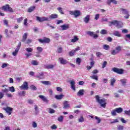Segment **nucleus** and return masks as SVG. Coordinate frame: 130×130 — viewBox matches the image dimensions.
Here are the masks:
<instances>
[{
    "label": "nucleus",
    "instance_id": "7c9ffc66",
    "mask_svg": "<svg viewBox=\"0 0 130 130\" xmlns=\"http://www.w3.org/2000/svg\"><path fill=\"white\" fill-rule=\"evenodd\" d=\"M34 10H35V6H32L28 9L27 12H28V13H31Z\"/></svg>",
    "mask_w": 130,
    "mask_h": 130
},
{
    "label": "nucleus",
    "instance_id": "a18cd8bd",
    "mask_svg": "<svg viewBox=\"0 0 130 130\" xmlns=\"http://www.w3.org/2000/svg\"><path fill=\"white\" fill-rule=\"evenodd\" d=\"M32 126L34 128H36L37 127V123L35 121L32 122Z\"/></svg>",
    "mask_w": 130,
    "mask_h": 130
},
{
    "label": "nucleus",
    "instance_id": "6e6552de",
    "mask_svg": "<svg viewBox=\"0 0 130 130\" xmlns=\"http://www.w3.org/2000/svg\"><path fill=\"white\" fill-rule=\"evenodd\" d=\"M3 109L8 115H11L13 112V108L11 107H7V108H4Z\"/></svg>",
    "mask_w": 130,
    "mask_h": 130
},
{
    "label": "nucleus",
    "instance_id": "412c9836",
    "mask_svg": "<svg viewBox=\"0 0 130 130\" xmlns=\"http://www.w3.org/2000/svg\"><path fill=\"white\" fill-rule=\"evenodd\" d=\"M44 69H47L49 70L50 69H53L54 68V66L53 64H45L44 65Z\"/></svg>",
    "mask_w": 130,
    "mask_h": 130
},
{
    "label": "nucleus",
    "instance_id": "5701e85b",
    "mask_svg": "<svg viewBox=\"0 0 130 130\" xmlns=\"http://www.w3.org/2000/svg\"><path fill=\"white\" fill-rule=\"evenodd\" d=\"M63 108L64 109H68V108H70V104H69V102L66 101L63 103Z\"/></svg>",
    "mask_w": 130,
    "mask_h": 130
},
{
    "label": "nucleus",
    "instance_id": "a211bd4d",
    "mask_svg": "<svg viewBox=\"0 0 130 130\" xmlns=\"http://www.w3.org/2000/svg\"><path fill=\"white\" fill-rule=\"evenodd\" d=\"M61 30H68L70 28V25L69 24H64L63 25L60 26Z\"/></svg>",
    "mask_w": 130,
    "mask_h": 130
},
{
    "label": "nucleus",
    "instance_id": "c756f323",
    "mask_svg": "<svg viewBox=\"0 0 130 130\" xmlns=\"http://www.w3.org/2000/svg\"><path fill=\"white\" fill-rule=\"evenodd\" d=\"M31 63L32 66H38V64H39V62L37 61V60H32Z\"/></svg>",
    "mask_w": 130,
    "mask_h": 130
},
{
    "label": "nucleus",
    "instance_id": "13d9d810",
    "mask_svg": "<svg viewBox=\"0 0 130 130\" xmlns=\"http://www.w3.org/2000/svg\"><path fill=\"white\" fill-rule=\"evenodd\" d=\"M17 20L18 23H21V21H23V20H24V17H20V18H18Z\"/></svg>",
    "mask_w": 130,
    "mask_h": 130
},
{
    "label": "nucleus",
    "instance_id": "bb28decb",
    "mask_svg": "<svg viewBox=\"0 0 130 130\" xmlns=\"http://www.w3.org/2000/svg\"><path fill=\"white\" fill-rule=\"evenodd\" d=\"M64 95H62V94H60V95H55V99H57V100H61V99L63 98V97Z\"/></svg>",
    "mask_w": 130,
    "mask_h": 130
},
{
    "label": "nucleus",
    "instance_id": "774afa93",
    "mask_svg": "<svg viewBox=\"0 0 130 130\" xmlns=\"http://www.w3.org/2000/svg\"><path fill=\"white\" fill-rule=\"evenodd\" d=\"M48 92L49 93L50 95H52V93H53V91H52V89L49 88L48 89Z\"/></svg>",
    "mask_w": 130,
    "mask_h": 130
},
{
    "label": "nucleus",
    "instance_id": "a878e982",
    "mask_svg": "<svg viewBox=\"0 0 130 130\" xmlns=\"http://www.w3.org/2000/svg\"><path fill=\"white\" fill-rule=\"evenodd\" d=\"M127 80L126 79H122L120 80V82L121 83L122 86H125L126 85V81Z\"/></svg>",
    "mask_w": 130,
    "mask_h": 130
},
{
    "label": "nucleus",
    "instance_id": "603ef678",
    "mask_svg": "<svg viewBox=\"0 0 130 130\" xmlns=\"http://www.w3.org/2000/svg\"><path fill=\"white\" fill-rule=\"evenodd\" d=\"M103 48L105 49V50H108V49H109V46L108 45H104Z\"/></svg>",
    "mask_w": 130,
    "mask_h": 130
},
{
    "label": "nucleus",
    "instance_id": "20e7f679",
    "mask_svg": "<svg viewBox=\"0 0 130 130\" xmlns=\"http://www.w3.org/2000/svg\"><path fill=\"white\" fill-rule=\"evenodd\" d=\"M112 71L114 73H116V74H118V75H122V74H123V72H124V70H123V69H118L116 68H113Z\"/></svg>",
    "mask_w": 130,
    "mask_h": 130
},
{
    "label": "nucleus",
    "instance_id": "49530a36",
    "mask_svg": "<svg viewBox=\"0 0 130 130\" xmlns=\"http://www.w3.org/2000/svg\"><path fill=\"white\" fill-rule=\"evenodd\" d=\"M116 122H119V121L117 119H113L110 122V123H116Z\"/></svg>",
    "mask_w": 130,
    "mask_h": 130
},
{
    "label": "nucleus",
    "instance_id": "c85d7f7f",
    "mask_svg": "<svg viewBox=\"0 0 130 130\" xmlns=\"http://www.w3.org/2000/svg\"><path fill=\"white\" fill-rule=\"evenodd\" d=\"M116 110V111L117 113H121L122 111H123V109H122V108H117L115 109Z\"/></svg>",
    "mask_w": 130,
    "mask_h": 130
},
{
    "label": "nucleus",
    "instance_id": "e433bc0d",
    "mask_svg": "<svg viewBox=\"0 0 130 130\" xmlns=\"http://www.w3.org/2000/svg\"><path fill=\"white\" fill-rule=\"evenodd\" d=\"M100 33L102 35H105L107 34L108 32H107V30L106 29H102L101 31H100Z\"/></svg>",
    "mask_w": 130,
    "mask_h": 130
},
{
    "label": "nucleus",
    "instance_id": "aec40b11",
    "mask_svg": "<svg viewBox=\"0 0 130 130\" xmlns=\"http://www.w3.org/2000/svg\"><path fill=\"white\" fill-rule=\"evenodd\" d=\"M44 76V73L43 72H41L37 74L36 77L38 79H43Z\"/></svg>",
    "mask_w": 130,
    "mask_h": 130
},
{
    "label": "nucleus",
    "instance_id": "680f3d73",
    "mask_svg": "<svg viewBox=\"0 0 130 130\" xmlns=\"http://www.w3.org/2000/svg\"><path fill=\"white\" fill-rule=\"evenodd\" d=\"M58 11H59V13H60V14H62V15H63V11H62V9H61V8L60 7H58L57 8Z\"/></svg>",
    "mask_w": 130,
    "mask_h": 130
},
{
    "label": "nucleus",
    "instance_id": "4d7b16f0",
    "mask_svg": "<svg viewBox=\"0 0 130 130\" xmlns=\"http://www.w3.org/2000/svg\"><path fill=\"white\" fill-rule=\"evenodd\" d=\"M8 66H9V64H8L7 63H3L2 66V69H5V68H7V67H8Z\"/></svg>",
    "mask_w": 130,
    "mask_h": 130
},
{
    "label": "nucleus",
    "instance_id": "09e8293b",
    "mask_svg": "<svg viewBox=\"0 0 130 130\" xmlns=\"http://www.w3.org/2000/svg\"><path fill=\"white\" fill-rule=\"evenodd\" d=\"M9 91L10 92H15L16 89H15V87H14V86H11L9 87Z\"/></svg>",
    "mask_w": 130,
    "mask_h": 130
},
{
    "label": "nucleus",
    "instance_id": "7ed1b4c3",
    "mask_svg": "<svg viewBox=\"0 0 130 130\" xmlns=\"http://www.w3.org/2000/svg\"><path fill=\"white\" fill-rule=\"evenodd\" d=\"M2 9L3 11H5L6 12H11V13L14 12L13 9L10 7V5H9V4H7L6 5L3 6Z\"/></svg>",
    "mask_w": 130,
    "mask_h": 130
},
{
    "label": "nucleus",
    "instance_id": "052dcab7",
    "mask_svg": "<svg viewBox=\"0 0 130 130\" xmlns=\"http://www.w3.org/2000/svg\"><path fill=\"white\" fill-rule=\"evenodd\" d=\"M32 42V40L31 39H27V40L25 41V44H29V43H31Z\"/></svg>",
    "mask_w": 130,
    "mask_h": 130
},
{
    "label": "nucleus",
    "instance_id": "a19ab883",
    "mask_svg": "<svg viewBox=\"0 0 130 130\" xmlns=\"http://www.w3.org/2000/svg\"><path fill=\"white\" fill-rule=\"evenodd\" d=\"M116 113H117L116 110H115V109H114V110H113L111 111V114H112V116H116V115H117Z\"/></svg>",
    "mask_w": 130,
    "mask_h": 130
},
{
    "label": "nucleus",
    "instance_id": "de8ad7c7",
    "mask_svg": "<svg viewBox=\"0 0 130 130\" xmlns=\"http://www.w3.org/2000/svg\"><path fill=\"white\" fill-rule=\"evenodd\" d=\"M27 21H28V19L27 18H25L24 20L23 24L24 26H25V27L28 26V22H27Z\"/></svg>",
    "mask_w": 130,
    "mask_h": 130
},
{
    "label": "nucleus",
    "instance_id": "69168bd1",
    "mask_svg": "<svg viewBox=\"0 0 130 130\" xmlns=\"http://www.w3.org/2000/svg\"><path fill=\"white\" fill-rule=\"evenodd\" d=\"M30 89H31V90H32L33 91H35V90L37 89L36 87L34 85H31L30 86Z\"/></svg>",
    "mask_w": 130,
    "mask_h": 130
},
{
    "label": "nucleus",
    "instance_id": "ddd939ff",
    "mask_svg": "<svg viewBox=\"0 0 130 130\" xmlns=\"http://www.w3.org/2000/svg\"><path fill=\"white\" fill-rule=\"evenodd\" d=\"M58 60H59L60 63H61V64H67V63H68V62H69L68 61V60L64 59L62 57L59 58Z\"/></svg>",
    "mask_w": 130,
    "mask_h": 130
},
{
    "label": "nucleus",
    "instance_id": "864d4df0",
    "mask_svg": "<svg viewBox=\"0 0 130 130\" xmlns=\"http://www.w3.org/2000/svg\"><path fill=\"white\" fill-rule=\"evenodd\" d=\"M2 91L3 92V93H8L9 92V89H7V88H3L2 89Z\"/></svg>",
    "mask_w": 130,
    "mask_h": 130
},
{
    "label": "nucleus",
    "instance_id": "0e129e2a",
    "mask_svg": "<svg viewBox=\"0 0 130 130\" xmlns=\"http://www.w3.org/2000/svg\"><path fill=\"white\" fill-rule=\"evenodd\" d=\"M117 127H118V130H122V129H123V126H122V125H118L117 126Z\"/></svg>",
    "mask_w": 130,
    "mask_h": 130
},
{
    "label": "nucleus",
    "instance_id": "6e6d98bb",
    "mask_svg": "<svg viewBox=\"0 0 130 130\" xmlns=\"http://www.w3.org/2000/svg\"><path fill=\"white\" fill-rule=\"evenodd\" d=\"M57 51L58 53H61L62 52V48L59 47L57 49Z\"/></svg>",
    "mask_w": 130,
    "mask_h": 130
},
{
    "label": "nucleus",
    "instance_id": "72a5a7b5",
    "mask_svg": "<svg viewBox=\"0 0 130 130\" xmlns=\"http://www.w3.org/2000/svg\"><path fill=\"white\" fill-rule=\"evenodd\" d=\"M78 121L79 122H84V121H85V119L84 117H83V115H81L80 118L78 119Z\"/></svg>",
    "mask_w": 130,
    "mask_h": 130
},
{
    "label": "nucleus",
    "instance_id": "cd10ccee",
    "mask_svg": "<svg viewBox=\"0 0 130 130\" xmlns=\"http://www.w3.org/2000/svg\"><path fill=\"white\" fill-rule=\"evenodd\" d=\"M79 40V38L77 36H75L74 37V38L71 40V42H73V43H75V42H77Z\"/></svg>",
    "mask_w": 130,
    "mask_h": 130
},
{
    "label": "nucleus",
    "instance_id": "2eb2a0df",
    "mask_svg": "<svg viewBox=\"0 0 130 130\" xmlns=\"http://www.w3.org/2000/svg\"><path fill=\"white\" fill-rule=\"evenodd\" d=\"M83 21L85 24H88L90 22V15H87L84 18Z\"/></svg>",
    "mask_w": 130,
    "mask_h": 130
},
{
    "label": "nucleus",
    "instance_id": "dca6fc26",
    "mask_svg": "<svg viewBox=\"0 0 130 130\" xmlns=\"http://www.w3.org/2000/svg\"><path fill=\"white\" fill-rule=\"evenodd\" d=\"M70 85L71 86V88L74 91H76V86L75 85H76V82L74 80H72L70 81Z\"/></svg>",
    "mask_w": 130,
    "mask_h": 130
},
{
    "label": "nucleus",
    "instance_id": "9b49d317",
    "mask_svg": "<svg viewBox=\"0 0 130 130\" xmlns=\"http://www.w3.org/2000/svg\"><path fill=\"white\" fill-rule=\"evenodd\" d=\"M81 48L80 47H78L77 48H75V49L72 50L69 52L70 56H74L75 55V53L78 51V50H80Z\"/></svg>",
    "mask_w": 130,
    "mask_h": 130
},
{
    "label": "nucleus",
    "instance_id": "f3484780",
    "mask_svg": "<svg viewBox=\"0 0 130 130\" xmlns=\"http://www.w3.org/2000/svg\"><path fill=\"white\" fill-rule=\"evenodd\" d=\"M84 93H85V90L80 89L77 92V96H78V97H81L82 96H84Z\"/></svg>",
    "mask_w": 130,
    "mask_h": 130
},
{
    "label": "nucleus",
    "instance_id": "f8f14e48",
    "mask_svg": "<svg viewBox=\"0 0 130 130\" xmlns=\"http://www.w3.org/2000/svg\"><path fill=\"white\" fill-rule=\"evenodd\" d=\"M21 90H28V83L25 82L23 83L22 85L20 87Z\"/></svg>",
    "mask_w": 130,
    "mask_h": 130
},
{
    "label": "nucleus",
    "instance_id": "1a4fd4ad",
    "mask_svg": "<svg viewBox=\"0 0 130 130\" xmlns=\"http://www.w3.org/2000/svg\"><path fill=\"white\" fill-rule=\"evenodd\" d=\"M39 41L41 42V43H49V42H50V39L45 37L43 39H39Z\"/></svg>",
    "mask_w": 130,
    "mask_h": 130
},
{
    "label": "nucleus",
    "instance_id": "4be33fe9",
    "mask_svg": "<svg viewBox=\"0 0 130 130\" xmlns=\"http://www.w3.org/2000/svg\"><path fill=\"white\" fill-rule=\"evenodd\" d=\"M113 35L116 36L117 37H121V34H120V32L117 30L114 31Z\"/></svg>",
    "mask_w": 130,
    "mask_h": 130
},
{
    "label": "nucleus",
    "instance_id": "2f4dec72",
    "mask_svg": "<svg viewBox=\"0 0 130 130\" xmlns=\"http://www.w3.org/2000/svg\"><path fill=\"white\" fill-rule=\"evenodd\" d=\"M116 82V80L114 78H112L110 80V85L111 86H114V83Z\"/></svg>",
    "mask_w": 130,
    "mask_h": 130
},
{
    "label": "nucleus",
    "instance_id": "f03ea898",
    "mask_svg": "<svg viewBox=\"0 0 130 130\" xmlns=\"http://www.w3.org/2000/svg\"><path fill=\"white\" fill-rule=\"evenodd\" d=\"M69 14L70 15H72V16H74L75 18H78V17H80L81 15H82V13L80 10H75L74 11H69Z\"/></svg>",
    "mask_w": 130,
    "mask_h": 130
},
{
    "label": "nucleus",
    "instance_id": "c03bdc74",
    "mask_svg": "<svg viewBox=\"0 0 130 130\" xmlns=\"http://www.w3.org/2000/svg\"><path fill=\"white\" fill-rule=\"evenodd\" d=\"M81 58H77L76 59V63L77 64H78V66H80V64H81Z\"/></svg>",
    "mask_w": 130,
    "mask_h": 130
},
{
    "label": "nucleus",
    "instance_id": "39448f33",
    "mask_svg": "<svg viewBox=\"0 0 130 130\" xmlns=\"http://www.w3.org/2000/svg\"><path fill=\"white\" fill-rule=\"evenodd\" d=\"M112 25H114L117 27L118 29H120V28H122V25H121L119 23V21H117V20H113L112 22H110Z\"/></svg>",
    "mask_w": 130,
    "mask_h": 130
},
{
    "label": "nucleus",
    "instance_id": "f257e3e1",
    "mask_svg": "<svg viewBox=\"0 0 130 130\" xmlns=\"http://www.w3.org/2000/svg\"><path fill=\"white\" fill-rule=\"evenodd\" d=\"M95 99L97 102L100 104L101 107H103V108L106 107V100L105 99H100V96L97 95L95 96Z\"/></svg>",
    "mask_w": 130,
    "mask_h": 130
},
{
    "label": "nucleus",
    "instance_id": "4468645a",
    "mask_svg": "<svg viewBox=\"0 0 130 130\" xmlns=\"http://www.w3.org/2000/svg\"><path fill=\"white\" fill-rule=\"evenodd\" d=\"M87 34L89 35V36H91V37H93V38H94V39L98 38V35L94 34L93 32L87 31Z\"/></svg>",
    "mask_w": 130,
    "mask_h": 130
},
{
    "label": "nucleus",
    "instance_id": "8fccbe9b",
    "mask_svg": "<svg viewBox=\"0 0 130 130\" xmlns=\"http://www.w3.org/2000/svg\"><path fill=\"white\" fill-rule=\"evenodd\" d=\"M57 120L59 121V122H62V121L63 120V116H60L58 118Z\"/></svg>",
    "mask_w": 130,
    "mask_h": 130
},
{
    "label": "nucleus",
    "instance_id": "6ab92c4d",
    "mask_svg": "<svg viewBox=\"0 0 130 130\" xmlns=\"http://www.w3.org/2000/svg\"><path fill=\"white\" fill-rule=\"evenodd\" d=\"M17 95L19 97H24L26 95V91H19L18 92Z\"/></svg>",
    "mask_w": 130,
    "mask_h": 130
},
{
    "label": "nucleus",
    "instance_id": "58836bf2",
    "mask_svg": "<svg viewBox=\"0 0 130 130\" xmlns=\"http://www.w3.org/2000/svg\"><path fill=\"white\" fill-rule=\"evenodd\" d=\"M35 114H38L39 113V111L38 110V106L37 105H35Z\"/></svg>",
    "mask_w": 130,
    "mask_h": 130
},
{
    "label": "nucleus",
    "instance_id": "f704fd0d",
    "mask_svg": "<svg viewBox=\"0 0 130 130\" xmlns=\"http://www.w3.org/2000/svg\"><path fill=\"white\" fill-rule=\"evenodd\" d=\"M117 53H118L117 52V51L116 50V49H114V50H112L111 51V54H112L113 55H115V54H117Z\"/></svg>",
    "mask_w": 130,
    "mask_h": 130
},
{
    "label": "nucleus",
    "instance_id": "423d86ee",
    "mask_svg": "<svg viewBox=\"0 0 130 130\" xmlns=\"http://www.w3.org/2000/svg\"><path fill=\"white\" fill-rule=\"evenodd\" d=\"M25 50L26 52H28V53L25 54V55L26 56V57H29V56L32 55V53H31L33 51V49L32 48H26Z\"/></svg>",
    "mask_w": 130,
    "mask_h": 130
},
{
    "label": "nucleus",
    "instance_id": "37998d69",
    "mask_svg": "<svg viewBox=\"0 0 130 130\" xmlns=\"http://www.w3.org/2000/svg\"><path fill=\"white\" fill-rule=\"evenodd\" d=\"M37 50L38 51L39 53H40V52H42L43 49L41 47H38L37 48Z\"/></svg>",
    "mask_w": 130,
    "mask_h": 130
},
{
    "label": "nucleus",
    "instance_id": "c9c22d12",
    "mask_svg": "<svg viewBox=\"0 0 130 130\" xmlns=\"http://www.w3.org/2000/svg\"><path fill=\"white\" fill-rule=\"evenodd\" d=\"M39 97L42 99L43 101H47V99H46V97L44 96V95H40Z\"/></svg>",
    "mask_w": 130,
    "mask_h": 130
},
{
    "label": "nucleus",
    "instance_id": "0eeeda50",
    "mask_svg": "<svg viewBox=\"0 0 130 130\" xmlns=\"http://www.w3.org/2000/svg\"><path fill=\"white\" fill-rule=\"evenodd\" d=\"M37 20L40 22V23H42V22H44L45 21H49V18L48 17H40L39 16L37 17Z\"/></svg>",
    "mask_w": 130,
    "mask_h": 130
},
{
    "label": "nucleus",
    "instance_id": "3c124183",
    "mask_svg": "<svg viewBox=\"0 0 130 130\" xmlns=\"http://www.w3.org/2000/svg\"><path fill=\"white\" fill-rule=\"evenodd\" d=\"M121 11H122V14H127V13H128V11H127V10H126V9H121Z\"/></svg>",
    "mask_w": 130,
    "mask_h": 130
},
{
    "label": "nucleus",
    "instance_id": "473e14b6",
    "mask_svg": "<svg viewBox=\"0 0 130 130\" xmlns=\"http://www.w3.org/2000/svg\"><path fill=\"white\" fill-rule=\"evenodd\" d=\"M47 111L48 112H49V113H50V114L54 113L55 112V110L50 108H49L47 109Z\"/></svg>",
    "mask_w": 130,
    "mask_h": 130
},
{
    "label": "nucleus",
    "instance_id": "9d476101",
    "mask_svg": "<svg viewBox=\"0 0 130 130\" xmlns=\"http://www.w3.org/2000/svg\"><path fill=\"white\" fill-rule=\"evenodd\" d=\"M21 42H20L18 43V45L17 48H16L15 51L12 53V54L14 56H16V55H17V54H18V52L19 50H20V48L21 47Z\"/></svg>",
    "mask_w": 130,
    "mask_h": 130
},
{
    "label": "nucleus",
    "instance_id": "79ce46f5",
    "mask_svg": "<svg viewBox=\"0 0 130 130\" xmlns=\"http://www.w3.org/2000/svg\"><path fill=\"white\" fill-rule=\"evenodd\" d=\"M90 78L91 79H93V80H95V81H98V76L96 75H94L92 76H90Z\"/></svg>",
    "mask_w": 130,
    "mask_h": 130
},
{
    "label": "nucleus",
    "instance_id": "338daca9",
    "mask_svg": "<svg viewBox=\"0 0 130 130\" xmlns=\"http://www.w3.org/2000/svg\"><path fill=\"white\" fill-rule=\"evenodd\" d=\"M96 56H98V57H100L101 56V55H102V53H101L100 52H96Z\"/></svg>",
    "mask_w": 130,
    "mask_h": 130
},
{
    "label": "nucleus",
    "instance_id": "bf43d9fd",
    "mask_svg": "<svg viewBox=\"0 0 130 130\" xmlns=\"http://www.w3.org/2000/svg\"><path fill=\"white\" fill-rule=\"evenodd\" d=\"M95 118L96 120H98L97 123H100V122H101V119H100V118L95 116Z\"/></svg>",
    "mask_w": 130,
    "mask_h": 130
},
{
    "label": "nucleus",
    "instance_id": "5fc2aeb1",
    "mask_svg": "<svg viewBox=\"0 0 130 130\" xmlns=\"http://www.w3.org/2000/svg\"><path fill=\"white\" fill-rule=\"evenodd\" d=\"M100 17V14H95V16H94V20H98L99 19Z\"/></svg>",
    "mask_w": 130,
    "mask_h": 130
},
{
    "label": "nucleus",
    "instance_id": "e2e57ef3",
    "mask_svg": "<svg viewBox=\"0 0 130 130\" xmlns=\"http://www.w3.org/2000/svg\"><path fill=\"white\" fill-rule=\"evenodd\" d=\"M51 129H56L57 128V126H56V125L53 124L52 126H51Z\"/></svg>",
    "mask_w": 130,
    "mask_h": 130
},
{
    "label": "nucleus",
    "instance_id": "b1692460",
    "mask_svg": "<svg viewBox=\"0 0 130 130\" xmlns=\"http://www.w3.org/2000/svg\"><path fill=\"white\" fill-rule=\"evenodd\" d=\"M58 18V15L56 14H51L50 16V19H57Z\"/></svg>",
    "mask_w": 130,
    "mask_h": 130
},
{
    "label": "nucleus",
    "instance_id": "393cba45",
    "mask_svg": "<svg viewBox=\"0 0 130 130\" xmlns=\"http://www.w3.org/2000/svg\"><path fill=\"white\" fill-rule=\"evenodd\" d=\"M27 36H28V34H27L26 32L25 33L22 37V39L21 41L22 42H25L26 41V40L27 39Z\"/></svg>",
    "mask_w": 130,
    "mask_h": 130
},
{
    "label": "nucleus",
    "instance_id": "4c0bfd02",
    "mask_svg": "<svg viewBox=\"0 0 130 130\" xmlns=\"http://www.w3.org/2000/svg\"><path fill=\"white\" fill-rule=\"evenodd\" d=\"M116 50L117 51L118 53H119L120 51H121V47L120 46H118L115 48Z\"/></svg>",
    "mask_w": 130,
    "mask_h": 130
},
{
    "label": "nucleus",
    "instance_id": "ea45409f",
    "mask_svg": "<svg viewBox=\"0 0 130 130\" xmlns=\"http://www.w3.org/2000/svg\"><path fill=\"white\" fill-rule=\"evenodd\" d=\"M41 83H42V84H43L44 85H51L50 82L48 81H41Z\"/></svg>",
    "mask_w": 130,
    "mask_h": 130
}]
</instances>
